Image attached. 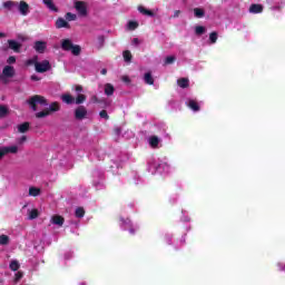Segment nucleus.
<instances>
[{
  "mask_svg": "<svg viewBox=\"0 0 285 285\" xmlns=\"http://www.w3.org/2000/svg\"><path fill=\"white\" fill-rule=\"evenodd\" d=\"M61 49L66 52H70L75 57H79L81 55V47L79 45H73L72 40L70 39H63L61 42Z\"/></svg>",
  "mask_w": 285,
  "mask_h": 285,
  "instance_id": "f257e3e1",
  "label": "nucleus"
},
{
  "mask_svg": "<svg viewBox=\"0 0 285 285\" xmlns=\"http://www.w3.org/2000/svg\"><path fill=\"white\" fill-rule=\"evenodd\" d=\"M27 104L33 112H37V106H48V99L41 95H35L27 100Z\"/></svg>",
  "mask_w": 285,
  "mask_h": 285,
  "instance_id": "f03ea898",
  "label": "nucleus"
},
{
  "mask_svg": "<svg viewBox=\"0 0 285 285\" xmlns=\"http://www.w3.org/2000/svg\"><path fill=\"white\" fill-rule=\"evenodd\" d=\"M61 110V105L58 101H53L49 105V108L43 109L42 111L36 112V119H43L49 117L51 112H59Z\"/></svg>",
  "mask_w": 285,
  "mask_h": 285,
  "instance_id": "7ed1b4c3",
  "label": "nucleus"
},
{
  "mask_svg": "<svg viewBox=\"0 0 285 285\" xmlns=\"http://www.w3.org/2000/svg\"><path fill=\"white\" fill-rule=\"evenodd\" d=\"M73 117L77 119V121H82V119H86V117H88V109L86 106H78L73 111Z\"/></svg>",
  "mask_w": 285,
  "mask_h": 285,
  "instance_id": "20e7f679",
  "label": "nucleus"
},
{
  "mask_svg": "<svg viewBox=\"0 0 285 285\" xmlns=\"http://www.w3.org/2000/svg\"><path fill=\"white\" fill-rule=\"evenodd\" d=\"M12 77H14V67L6 66L2 70V76H0V79L3 81V83H8L7 79H12Z\"/></svg>",
  "mask_w": 285,
  "mask_h": 285,
  "instance_id": "39448f33",
  "label": "nucleus"
},
{
  "mask_svg": "<svg viewBox=\"0 0 285 285\" xmlns=\"http://www.w3.org/2000/svg\"><path fill=\"white\" fill-rule=\"evenodd\" d=\"M75 9L77 10L79 17H88V6L85 1H76Z\"/></svg>",
  "mask_w": 285,
  "mask_h": 285,
  "instance_id": "423d86ee",
  "label": "nucleus"
},
{
  "mask_svg": "<svg viewBox=\"0 0 285 285\" xmlns=\"http://www.w3.org/2000/svg\"><path fill=\"white\" fill-rule=\"evenodd\" d=\"M52 68V66L50 65V61L48 60H42L41 62H38L36 65V72H48V70H50Z\"/></svg>",
  "mask_w": 285,
  "mask_h": 285,
  "instance_id": "0eeeda50",
  "label": "nucleus"
},
{
  "mask_svg": "<svg viewBox=\"0 0 285 285\" xmlns=\"http://www.w3.org/2000/svg\"><path fill=\"white\" fill-rule=\"evenodd\" d=\"M47 48H48V43L41 40L36 41L33 46V49L36 50V52H38V55H43Z\"/></svg>",
  "mask_w": 285,
  "mask_h": 285,
  "instance_id": "6e6552de",
  "label": "nucleus"
},
{
  "mask_svg": "<svg viewBox=\"0 0 285 285\" xmlns=\"http://www.w3.org/2000/svg\"><path fill=\"white\" fill-rule=\"evenodd\" d=\"M18 10L20 12V14H22V17H28L29 12H30V4H28V2L26 1H20L19 6H18Z\"/></svg>",
  "mask_w": 285,
  "mask_h": 285,
  "instance_id": "1a4fd4ad",
  "label": "nucleus"
},
{
  "mask_svg": "<svg viewBox=\"0 0 285 285\" xmlns=\"http://www.w3.org/2000/svg\"><path fill=\"white\" fill-rule=\"evenodd\" d=\"M249 12L252 14H262V12H264V6L257 4V3H253L249 7Z\"/></svg>",
  "mask_w": 285,
  "mask_h": 285,
  "instance_id": "9d476101",
  "label": "nucleus"
},
{
  "mask_svg": "<svg viewBox=\"0 0 285 285\" xmlns=\"http://www.w3.org/2000/svg\"><path fill=\"white\" fill-rule=\"evenodd\" d=\"M9 50H13V52H21V43L17 40H8Z\"/></svg>",
  "mask_w": 285,
  "mask_h": 285,
  "instance_id": "9b49d317",
  "label": "nucleus"
},
{
  "mask_svg": "<svg viewBox=\"0 0 285 285\" xmlns=\"http://www.w3.org/2000/svg\"><path fill=\"white\" fill-rule=\"evenodd\" d=\"M42 3L50 10V12H59V8L55 4L52 0H42Z\"/></svg>",
  "mask_w": 285,
  "mask_h": 285,
  "instance_id": "f8f14e48",
  "label": "nucleus"
},
{
  "mask_svg": "<svg viewBox=\"0 0 285 285\" xmlns=\"http://www.w3.org/2000/svg\"><path fill=\"white\" fill-rule=\"evenodd\" d=\"M56 28L58 29L67 28L68 30H70V23H68V21L63 18H58L56 20Z\"/></svg>",
  "mask_w": 285,
  "mask_h": 285,
  "instance_id": "ddd939ff",
  "label": "nucleus"
},
{
  "mask_svg": "<svg viewBox=\"0 0 285 285\" xmlns=\"http://www.w3.org/2000/svg\"><path fill=\"white\" fill-rule=\"evenodd\" d=\"M187 106L190 110H194V112H199L200 110L199 102H197V100L189 99Z\"/></svg>",
  "mask_w": 285,
  "mask_h": 285,
  "instance_id": "4468645a",
  "label": "nucleus"
},
{
  "mask_svg": "<svg viewBox=\"0 0 285 285\" xmlns=\"http://www.w3.org/2000/svg\"><path fill=\"white\" fill-rule=\"evenodd\" d=\"M65 222L66 219L63 218V216L60 215H55L51 218V223L55 224L56 226H63Z\"/></svg>",
  "mask_w": 285,
  "mask_h": 285,
  "instance_id": "2eb2a0df",
  "label": "nucleus"
},
{
  "mask_svg": "<svg viewBox=\"0 0 285 285\" xmlns=\"http://www.w3.org/2000/svg\"><path fill=\"white\" fill-rule=\"evenodd\" d=\"M61 99L63 104H67L68 106H71V104H75V97L70 94H65L61 96Z\"/></svg>",
  "mask_w": 285,
  "mask_h": 285,
  "instance_id": "dca6fc26",
  "label": "nucleus"
},
{
  "mask_svg": "<svg viewBox=\"0 0 285 285\" xmlns=\"http://www.w3.org/2000/svg\"><path fill=\"white\" fill-rule=\"evenodd\" d=\"M17 6H19V3L12 0H9L2 3V8H4V10H12L17 8Z\"/></svg>",
  "mask_w": 285,
  "mask_h": 285,
  "instance_id": "f3484780",
  "label": "nucleus"
},
{
  "mask_svg": "<svg viewBox=\"0 0 285 285\" xmlns=\"http://www.w3.org/2000/svg\"><path fill=\"white\" fill-rule=\"evenodd\" d=\"M144 80H145V83H147L148 86H154L155 85V78H153L151 72H146L145 76H144Z\"/></svg>",
  "mask_w": 285,
  "mask_h": 285,
  "instance_id": "a211bd4d",
  "label": "nucleus"
},
{
  "mask_svg": "<svg viewBox=\"0 0 285 285\" xmlns=\"http://www.w3.org/2000/svg\"><path fill=\"white\" fill-rule=\"evenodd\" d=\"M10 115V109L6 105H0V119H4V117H8Z\"/></svg>",
  "mask_w": 285,
  "mask_h": 285,
  "instance_id": "6ab92c4d",
  "label": "nucleus"
},
{
  "mask_svg": "<svg viewBox=\"0 0 285 285\" xmlns=\"http://www.w3.org/2000/svg\"><path fill=\"white\" fill-rule=\"evenodd\" d=\"M177 85L179 88H188V86H190V80H188V78H179Z\"/></svg>",
  "mask_w": 285,
  "mask_h": 285,
  "instance_id": "aec40b11",
  "label": "nucleus"
},
{
  "mask_svg": "<svg viewBox=\"0 0 285 285\" xmlns=\"http://www.w3.org/2000/svg\"><path fill=\"white\" fill-rule=\"evenodd\" d=\"M105 95H107V97H112V95H115V87L110 83H106L105 85Z\"/></svg>",
  "mask_w": 285,
  "mask_h": 285,
  "instance_id": "412c9836",
  "label": "nucleus"
},
{
  "mask_svg": "<svg viewBox=\"0 0 285 285\" xmlns=\"http://www.w3.org/2000/svg\"><path fill=\"white\" fill-rule=\"evenodd\" d=\"M4 149L6 155L11 154V155H17L19 153V147L17 146H10V147H2Z\"/></svg>",
  "mask_w": 285,
  "mask_h": 285,
  "instance_id": "4be33fe9",
  "label": "nucleus"
},
{
  "mask_svg": "<svg viewBox=\"0 0 285 285\" xmlns=\"http://www.w3.org/2000/svg\"><path fill=\"white\" fill-rule=\"evenodd\" d=\"M149 146H150L151 148H158V147H159V137H157V136H151V137L149 138Z\"/></svg>",
  "mask_w": 285,
  "mask_h": 285,
  "instance_id": "5701e85b",
  "label": "nucleus"
},
{
  "mask_svg": "<svg viewBox=\"0 0 285 285\" xmlns=\"http://www.w3.org/2000/svg\"><path fill=\"white\" fill-rule=\"evenodd\" d=\"M30 130V122L26 121L18 126V132H28Z\"/></svg>",
  "mask_w": 285,
  "mask_h": 285,
  "instance_id": "b1692460",
  "label": "nucleus"
},
{
  "mask_svg": "<svg viewBox=\"0 0 285 285\" xmlns=\"http://www.w3.org/2000/svg\"><path fill=\"white\" fill-rule=\"evenodd\" d=\"M39 62V57L38 56H35L33 58L31 59H28L26 62H24V66H35V68L37 69V63Z\"/></svg>",
  "mask_w": 285,
  "mask_h": 285,
  "instance_id": "393cba45",
  "label": "nucleus"
},
{
  "mask_svg": "<svg viewBox=\"0 0 285 285\" xmlns=\"http://www.w3.org/2000/svg\"><path fill=\"white\" fill-rule=\"evenodd\" d=\"M86 99H87L86 95L79 94V95L76 97V99H75V104H76L77 106H81V104H83V102L86 101Z\"/></svg>",
  "mask_w": 285,
  "mask_h": 285,
  "instance_id": "a878e982",
  "label": "nucleus"
},
{
  "mask_svg": "<svg viewBox=\"0 0 285 285\" xmlns=\"http://www.w3.org/2000/svg\"><path fill=\"white\" fill-rule=\"evenodd\" d=\"M29 195L31 197H39V195H41V189H39L37 187H30L29 188Z\"/></svg>",
  "mask_w": 285,
  "mask_h": 285,
  "instance_id": "bb28decb",
  "label": "nucleus"
},
{
  "mask_svg": "<svg viewBox=\"0 0 285 285\" xmlns=\"http://www.w3.org/2000/svg\"><path fill=\"white\" fill-rule=\"evenodd\" d=\"M10 244V237L8 235H0V246H8Z\"/></svg>",
  "mask_w": 285,
  "mask_h": 285,
  "instance_id": "cd10ccee",
  "label": "nucleus"
},
{
  "mask_svg": "<svg viewBox=\"0 0 285 285\" xmlns=\"http://www.w3.org/2000/svg\"><path fill=\"white\" fill-rule=\"evenodd\" d=\"M138 11L141 13V14H146L147 17H155V12L144 8V7H138Z\"/></svg>",
  "mask_w": 285,
  "mask_h": 285,
  "instance_id": "c85d7f7f",
  "label": "nucleus"
},
{
  "mask_svg": "<svg viewBox=\"0 0 285 285\" xmlns=\"http://www.w3.org/2000/svg\"><path fill=\"white\" fill-rule=\"evenodd\" d=\"M194 14H195V17H197V19H202L205 17L206 12L202 8H195Z\"/></svg>",
  "mask_w": 285,
  "mask_h": 285,
  "instance_id": "c756f323",
  "label": "nucleus"
},
{
  "mask_svg": "<svg viewBox=\"0 0 285 285\" xmlns=\"http://www.w3.org/2000/svg\"><path fill=\"white\" fill-rule=\"evenodd\" d=\"M175 61H177L175 56H168L165 58L164 66H171V63H175Z\"/></svg>",
  "mask_w": 285,
  "mask_h": 285,
  "instance_id": "7c9ffc66",
  "label": "nucleus"
},
{
  "mask_svg": "<svg viewBox=\"0 0 285 285\" xmlns=\"http://www.w3.org/2000/svg\"><path fill=\"white\" fill-rule=\"evenodd\" d=\"M122 57H124V60L127 62L132 61V53L130 52V50L124 51Z\"/></svg>",
  "mask_w": 285,
  "mask_h": 285,
  "instance_id": "2f4dec72",
  "label": "nucleus"
},
{
  "mask_svg": "<svg viewBox=\"0 0 285 285\" xmlns=\"http://www.w3.org/2000/svg\"><path fill=\"white\" fill-rule=\"evenodd\" d=\"M75 215H76V217H78V219H81V217H83L86 215V210L83 209V207H78L76 209Z\"/></svg>",
  "mask_w": 285,
  "mask_h": 285,
  "instance_id": "473e14b6",
  "label": "nucleus"
},
{
  "mask_svg": "<svg viewBox=\"0 0 285 285\" xmlns=\"http://www.w3.org/2000/svg\"><path fill=\"white\" fill-rule=\"evenodd\" d=\"M65 19H66V21H77V14H75L72 12H67L65 14Z\"/></svg>",
  "mask_w": 285,
  "mask_h": 285,
  "instance_id": "72a5a7b5",
  "label": "nucleus"
},
{
  "mask_svg": "<svg viewBox=\"0 0 285 285\" xmlns=\"http://www.w3.org/2000/svg\"><path fill=\"white\" fill-rule=\"evenodd\" d=\"M9 268H10V271L17 272L20 268L19 262L11 261Z\"/></svg>",
  "mask_w": 285,
  "mask_h": 285,
  "instance_id": "f704fd0d",
  "label": "nucleus"
},
{
  "mask_svg": "<svg viewBox=\"0 0 285 285\" xmlns=\"http://www.w3.org/2000/svg\"><path fill=\"white\" fill-rule=\"evenodd\" d=\"M217 38H218L217 31H213L212 33H209L210 43H217Z\"/></svg>",
  "mask_w": 285,
  "mask_h": 285,
  "instance_id": "c9c22d12",
  "label": "nucleus"
},
{
  "mask_svg": "<svg viewBox=\"0 0 285 285\" xmlns=\"http://www.w3.org/2000/svg\"><path fill=\"white\" fill-rule=\"evenodd\" d=\"M128 28H129V30H137V28H139V22H137V21H129L128 22Z\"/></svg>",
  "mask_w": 285,
  "mask_h": 285,
  "instance_id": "e433bc0d",
  "label": "nucleus"
},
{
  "mask_svg": "<svg viewBox=\"0 0 285 285\" xmlns=\"http://www.w3.org/2000/svg\"><path fill=\"white\" fill-rule=\"evenodd\" d=\"M195 32H196V35L202 36V35H204V32H206V27L197 26L195 28Z\"/></svg>",
  "mask_w": 285,
  "mask_h": 285,
  "instance_id": "4c0bfd02",
  "label": "nucleus"
},
{
  "mask_svg": "<svg viewBox=\"0 0 285 285\" xmlns=\"http://www.w3.org/2000/svg\"><path fill=\"white\" fill-rule=\"evenodd\" d=\"M39 217V209H32L29 214V219H37Z\"/></svg>",
  "mask_w": 285,
  "mask_h": 285,
  "instance_id": "58836bf2",
  "label": "nucleus"
},
{
  "mask_svg": "<svg viewBox=\"0 0 285 285\" xmlns=\"http://www.w3.org/2000/svg\"><path fill=\"white\" fill-rule=\"evenodd\" d=\"M99 116L101 117V119H110V116H108V111H106L105 109L99 112Z\"/></svg>",
  "mask_w": 285,
  "mask_h": 285,
  "instance_id": "ea45409f",
  "label": "nucleus"
},
{
  "mask_svg": "<svg viewBox=\"0 0 285 285\" xmlns=\"http://www.w3.org/2000/svg\"><path fill=\"white\" fill-rule=\"evenodd\" d=\"M7 63H9V66H12V63H17V57L10 56V57L7 59Z\"/></svg>",
  "mask_w": 285,
  "mask_h": 285,
  "instance_id": "a19ab883",
  "label": "nucleus"
},
{
  "mask_svg": "<svg viewBox=\"0 0 285 285\" xmlns=\"http://www.w3.org/2000/svg\"><path fill=\"white\" fill-rule=\"evenodd\" d=\"M72 89L76 90L77 92H83V86H81V85H76V86H73Z\"/></svg>",
  "mask_w": 285,
  "mask_h": 285,
  "instance_id": "79ce46f5",
  "label": "nucleus"
},
{
  "mask_svg": "<svg viewBox=\"0 0 285 285\" xmlns=\"http://www.w3.org/2000/svg\"><path fill=\"white\" fill-rule=\"evenodd\" d=\"M121 81H124V83H130V77H128V76H122L121 77Z\"/></svg>",
  "mask_w": 285,
  "mask_h": 285,
  "instance_id": "37998d69",
  "label": "nucleus"
},
{
  "mask_svg": "<svg viewBox=\"0 0 285 285\" xmlns=\"http://www.w3.org/2000/svg\"><path fill=\"white\" fill-rule=\"evenodd\" d=\"M26 141H28V137L22 136L21 138H19L18 144H26Z\"/></svg>",
  "mask_w": 285,
  "mask_h": 285,
  "instance_id": "c03bdc74",
  "label": "nucleus"
},
{
  "mask_svg": "<svg viewBox=\"0 0 285 285\" xmlns=\"http://www.w3.org/2000/svg\"><path fill=\"white\" fill-rule=\"evenodd\" d=\"M6 150L3 149V147H0V161L1 159H3V157H6Z\"/></svg>",
  "mask_w": 285,
  "mask_h": 285,
  "instance_id": "a18cd8bd",
  "label": "nucleus"
},
{
  "mask_svg": "<svg viewBox=\"0 0 285 285\" xmlns=\"http://www.w3.org/2000/svg\"><path fill=\"white\" fill-rule=\"evenodd\" d=\"M98 41H99L100 46H104V42L106 41V38L104 36H99Z\"/></svg>",
  "mask_w": 285,
  "mask_h": 285,
  "instance_id": "49530a36",
  "label": "nucleus"
},
{
  "mask_svg": "<svg viewBox=\"0 0 285 285\" xmlns=\"http://www.w3.org/2000/svg\"><path fill=\"white\" fill-rule=\"evenodd\" d=\"M92 104H100L99 98L97 96L91 97Z\"/></svg>",
  "mask_w": 285,
  "mask_h": 285,
  "instance_id": "de8ad7c7",
  "label": "nucleus"
},
{
  "mask_svg": "<svg viewBox=\"0 0 285 285\" xmlns=\"http://www.w3.org/2000/svg\"><path fill=\"white\" fill-rule=\"evenodd\" d=\"M40 79L37 75L31 76V81H40Z\"/></svg>",
  "mask_w": 285,
  "mask_h": 285,
  "instance_id": "09e8293b",
  "label": "nucleus"
},
{
  "mask_svg": "<svg viewBox=\"0 0 285 285\" xmlns=\"http://www.w3.org/2000/svg\"><path fill=\"white\" fill-rule=\"evenodd\" d=\"M132 43H134L135 46H139V38H134V39H132Z\"/></svg>",
  "mask_w": 285,
  "mask_h": 285,
  "instance_id": "8fccbe9b",
  "label": "nucleus"
},
{
  "mask_svg": "<svg viewBox=\"0 0 285 285\" xmlns=\"http://www.w3.org/2000/svg\"><path fill=\"white\" fill-rule=\"evenodd\" d=\"M21 277H23V274H21L20 272H18V273L16 274V279H21Z\"/></svg>",
  "mask_w": 285,
  "mask_h": 285,
  "instance_id": "3c124183",
  "label": "nucleus"
},
{
  "mask_svg": "<svg viewBox=\"0 0 285 285\" xmlns=\"http://www.w3.org/2000/svg\"><path fill=\"white\" fill-rule=\"evenodd\" d=\"M101 75H108V70L107 69H101Z\"/></svg>",
  "mask_w": 285,
  "mask_h": 285,
  "instance_id": "603ef678",
  "label": "nucleus"
},
{
  "mask_svg": "<svg viewBox=\"0 0 285 285\" xmlns=\"http://www.w3.org/2000/svg\"><path fill=\"white\" fill-rule=\"evenodd\" d=\"M179 12H181V11L176 10L174 17H179Z\"/></svg>",
  "mask_w": 285,
  "mask_h": 285,
  "instance_id": "864d4df0",
  "label": "nucleus"
},
{
  "mask_svg": "<svg viewBox=\"0 0 285 285\" xmlns=\"http://www.w3.org/2000/svg\"><path fill=\"white\" fill-rule=\"evenodd\" d=\"M3 37H6L4 32H0V39H3Z\"/></svg>",
  "mask_w": 285,
  "mask_h": 285,
  "instance_id": "5fc2aeb1",
  "label": "nucleus"
},
{
  "mask_svg": "<svg viewBox=\"0 0 285 285\" xmlns=\"http://www.w3.org/2000/svg\"><path fill=\"white\" fill-rule=\"evenodd\" d=\"M129 232H130L131 235H135V229L134 228H130Z\"/></svg>",
  "mask_w": 285,
  "mask_h": 285,
  "instance_id": "6e6d98bb",
  "label": "nucleus"
}]
</instances>
